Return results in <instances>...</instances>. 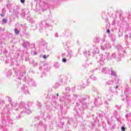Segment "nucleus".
I'll use <instances>...</instances> for the list:
<instances>
[{
	"mask_svg": "<svg viewBox=\"0 0 131 131\" xmlns=\"http://www.w3.org/2000/svg\"><path fill=\"white\" fill-rule=\"evenodd\" d=\"M3 23H8V19H3Z\"/></svg>",
	"mask_w": 131,
	"mask_h": 131,
	"instance_id": "nucleus-1",
	"label": "nucleus"
},
{
	"mask_svg": "<svg viewBox=\"0 0 131 131\" xmlns=\"http://www.w3.org/2000/svg\"><path fill=\"white\" fill-rule=\"evenodd\" d=\"M14 31H15V33H16V34H19V31H18V30L15 29L14 30Z\"/></svg>",
	"mask_w": 131,
	"mask_h": 131,
	"instance_id": "nucleus-2",
	"label": "nucleus"
},
{
	"mask_svg": "<svg viewBox=\"0 0 131 131\" xmlns=\"http://www.w3.org/2000/svg\"><path fill=\"white\" fill-rule=\"evenodd\" d=\"M67 61V59H66V58H62V62H63V63H65Z\"/></svg>",
	"mask_w": 131,
	"mask_h": 131,
	"instance_id": "nucleus-3",
	"label": "nucleus"
},
{
	"mask_svg": "<svg viewBox=\"0 0 131 131\" xmlns=\"http://www.w3.org/2000/svg\"><path fill=\"white\" fill-rule=\"evenodd\" d=\"M26 112H27V113H28V114H29L31 113V111H30V110H27L26 111Z\"/></svg>",
	"mask_w": 131,
	"mask_h": 131,
	"instance_id": "nucleus-4",
	"label": "nucleus"
},
{
	"mask_svg": "<svg viewBox=\"0 0 131 131\" xmlns=\"http://www.w3.org/2000/svg\"><path fill=\"white\" fill-rule=\"evenodd\" d=\"M121 130H122V131H124V130H125V128L124 127H121Z\"/></svg>",
	"mask_w": 131,
	"mask_h": 131,
	"instance_id": "nucleus-5",
	"label": "nucleus"
},
{
	"mask_svg": "<svg viewBox=\"0 0 131 131\" xmlns=\"http://www.w3.org/2000/svg\"><path fill=\"white\" fill-rule=\"evenodd\" d=\"M20 3H22V4H24V3H25V0H20Z\"/></svg>",
	"mask_w": 131,
	"mask_h": 131,
	"instance_id": "nucleus-6",
	"label": "nucleus"
},
{
	"mask_svg": "<svg viewBox=\"0 0 131 131\" xmlns=\"http://www.w3.org/2000/svg\"><path fill=\"white\" fill-rule=\"evenodd\" d=\"M43 59H47V56H46V55H43Z\"/></svg>",
	"mask_w": 131,
	"mask_h": 131,
	"instance_id": "nucleus-7",
	"label": "nucleus"
},
{
	"mask_svg": "<svg viewBox=\"0 0 131 131\" xmlns=\"http://www.w3.org/2000/svg\"><path fill=\"white\" fill-rule=\"evenodd\" d=\"M106 32L107 33H110V30H107Z\"/></svg>",
	"mask_w": 131,
	"mask_h": 131,
	"instance_id": "nucleus-8",
	"label": "nucleus"
},
{
	"mask_svg": "<svg viewBox=\"0 0 131 131\" xmlns=\"http://www.w3.org/2000/svg\"><path fill=\"white\" fill-rule=\"evenodd\" d=\"M1 16L2 17H3V16H4V15H3V14H1Z\"/></svg>",
	"mask_w": 131,
	"mask_h": 131,
	"instance_id": "nucleus-9",
	"label": "nucleus"
},
{
	"mask_svg": "<svg viewBox=\"0 0 131 131\" xmlns=\"http://www.w3.org/2000/svg\"><path fill=\"white\" fill-rule=\"evenodd\" d=\"M116 89H118V85H117V86H116Z\"/></svg>",
	"mask_w": 131,
	"mask_h": 131,
	"instance_id": "nucleus-10",
	"label": "nucleus"
},
{
	"mask_svg": "<svg viewBox=\"0 0 131 131\" xmlns=\"http://www.w3.org/2000/svg\"><path fill=\"white\" fill-rule=\"evenodd\" d=\"M57 96H59V94H57Z\"/></svg>",
	"mask_w": 131,
	"mask_h": 131,
	"instance_id": "nucleus-11",
	"label": "nucleus"
}]
</instances>
